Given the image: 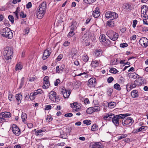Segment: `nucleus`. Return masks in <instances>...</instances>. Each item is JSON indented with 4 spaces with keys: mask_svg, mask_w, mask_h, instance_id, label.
<instances>
[{
    "mask_svg": "<svg viewBox=\"0 0 148 148\" xmlns=\"http://www.w3.org/2000/svg\"><path fill=\"white\" fill-rule=\"evenodd\" d=\"M50 53L49 51L45 50L44 52L42 57V58L43 60H45L48 58L50 56Z\"/></svg>",
    "mask_w": 148,
    "mask_h": 148,
    "instance_id": "obj_20",
    "label": "nucleus"
},
{
    "mask_svg": "<svg viewBox=\"0 0 148 148\" xmlns=\"http://www.w3.org/2000/svg\"><path fill=\"white\" fill-rule=\"evenodd\" d=\"M137 23V21L136 20H134L133 21L132 26L133 27H135Z\"/></svg>",
    "mask_w": 148,
    "mask_h": 148,
    "instance_id": "obj_64",
    "label": "nucleus"
},
{
    "mask_svg": "<svg viewBox=\"0 0 148 148\" xmlns=\"http://www.w3.org/2000/svg\"><path fill=\"white\" fill-rule=\"evenodd\" d=\"M116 105V103L114 102H111L108 103V106L110 108H114Z\"/></svg>",
    "mask_w": 148,
    "mask_h": 148,
    "instance_id": "obj_32",
    "label": "nucleus"
},
{
    "mask_svg": "<svg viewBox=\"0 0 148 148\" xmlns=\"http://www.w3.org/2000/svg\"><path fill=\"white\" fill-rule=\"evenodd\" d=\"M46 3L43 2L40 4L37 8L36 11L37 17L40 19L42 18L46 13Z\"/></svg>",
    "mask_w": 148,
    "mask_h": 148,
    "instance_id": "obj_1",
    "label": "nucleus"
},
{
    "mask_svg": "<svg viewBox=\"0 0 148 148\" xmlns=\"http://www.w3.org/2000/svg\"><path fill=\"white\" fill-rule=\"evenodd\" d=\"M106 35L110 39L114 41L116 40L119 37L118 34L112 30L108 31Z\"/></svg>",
    "mask_w": 148,
    "mask_h": 148,
    "instance_id": "obj_4",
    "label": "nucleus"
},
{
    "mask_svg": "<svg viewBox=\"0 0 148 148\" xmlns=\"http://www.w3.org/2000/svg\"><path fill=\"white\" fill-rule=\"evenodd\" d=\"M45 130H38L36 131L35 133V135L36 136H38V135H42L43 134L42 133V132H45Z\"/></svg>",
    "mask_w": 148,
    "mask_h": 148,
    "instance_id": "obj_25",
    "label": "nucleus"
},
{
    "mask_svg": "<svg viewBox=\"0 0 148 148\" xmlns=\"http://www.w3.org/2000/svg\"><path fill=\"white\" fill-rule=\"evenodd\" d=\"M141 30L143 32H145L148 31V28L147 27H141Z\"/></svg>",
    "mask_w": 148,
    "mask_h": 148,
    "instance_id": "obj_55",
    "label": "nucleus"
},
{
    "mask_svg": "<svg viewBox=\"0 0 148 148\" xmlns=\"http://www.w3.org/2000/svg\"><path fill=\"white\" fill-rule=\"evenodd\" d=\"M12 129L13 133L16 136H18L20 134V130L16 125L13 124Z\"/></svg>",
    "mask_w": 148,
    "mask_h": 148,
    "instance_id": "obj_9",
    "label": "nucleus"
},
{
    "mask_svg": "<svg viewBox=\"0 0 148 148\" xmlns=\"http://www.w3.org/2000/svg\"><path fill=\"white\" fill-rule=\"evenodd\" d=\"M116 116H117V117L119 119H123L125 118L126 116H130V114H121L119 115H116Z\"/></svg>",
    "mask_w": 148,
    "mask_h": 148,
    "instance_id": "obj_22",
    "label": "nucleus"
},
{
    "mask_svg": "<svg viewBox=\"0 0 148 148\" xmlns=\"http://www.w3.org/2000/svg\"><path fill=\"white\" fill-rule=\"evenodd\" d=\"M1 113V114L5 118H10L11 116V114L10 112H3Z\"/></svg>",
    "mask_w": 148,
    "mask_h": 148,
    "instance_id": "obj_21",
    "label": "nucleus"
},
{
    "mask_svg": "<svg viewBox=\"0 0 148 148\" xmlns=\"http://www.w3.org/2000/svg\"><path fill=\"white\" fill-rule=\"evenodd\" d=\"M112 122L116 126H118L119 125V119L117 116H114L112 118Z\"/></svg>",
    "mask_w": 148,
    "mask_h": 148,
    "instance_id": "obj_16",
    "label": "nucleus"
},
{
    "mask_svg": "<svg viewBox=\"0 0 148 148\" xmlns=\"http://www.w3.org/2000/svg\"><path fill=\"white\" fill-rule=\"evenodd\" d=\"M56 72L57 73H61L60 67L59 66H57L56 67Z\"/></svg>",
    "mask_w": 148,
    "mask_h": 148,
    "instance_id": "obj_54",
    "label": "nucleus"
},
{
    "mask_svg": "<svg viewBox=\"0 0 148 148\" xmlns=\"http://www.w3.org/2000/svg\"><path fill=\"white\" fill-rule=\"evenodd\" d=\"M99 39L101 42H105L106 40V36L104 34L101 35L99 37Z\"/></svg>",
    "mask_w": 148,
    "mask_h": 148,
    "instance_id": "obj_27",
    "label": "nucleus"
},
{
    "mask_svg": "<svg viewBox=\"0 0 148 148\" xmlns=\"http://www.w3.org/2000/svg\"><path fill=\"white\" fill-rule=\"evenodd\" d=\"M8 18L9 20L13 24L14 23V18L13 16L9 15L8 16Z\"/></svg>",
    "mask_w": 148,
    "mask_h": 148,
    "instance_id": "obj_44",
    "label": "nucleus"
},
{
    "mask_svg": "<svg viewBox=\"0 0 148 148\" xmlns=\"http://www.w3.org/2000/svg\"><path fill=\"white\" fill-rule=\"evenodd\" d=\"M6 119L5 118L1 113L0 114V123L5 122Z\"/></svg>",
    "mask_w": 148,
    "mask_h": 148,
    "instance_id": "obj_35",
    "label": "nucleus"
},
{
    "mask_svg": "<svg viewBox=\"0 0 148 148\" xmlns=\"http://www.w3.org/2000/svg\"><path fill=\"white\" fill-rule=\"evenodd\" d=\"M107 24L110 27H112L114 24V22L112 21H108L107 22Z\"/></svg>",
    "mask_w": 148,
    "mask_h": 148,
    "instance_id": "obj_49",
    "label": "nucleus"
},
{
    "mask_svg": "<svg viewBox=\"0 0 148 148\" xmlns=\"http://www.w3.org/2000/svg\"><path fill=\"white\" fill-rule=\"evenodd\" d=\"M82 59L84 61L86 62L88 60V58L86 55H84L83 56Z\"/></svg>",
    "mask_w": 148,
    "mask_h": 148,
    "instance_id": "obj_50",
    "label": "nucleus"
},
{
    "mask_svg": "<svg viewBox=\"0 0 148 148\" xmlns=\"http://www.w3.org/2000/svg\"><path fill=\"white\" fill-rule=\"evenodd\" d=\"M139 43L142 46L146 47L148 46V40L145 37L141 38L139 40Z\"/></svg>",
    "mask_w": 148,
    "mask_h": 148,
    "instance_id": "obj_10",
    "label": "nucleus"
},
{
    "mask_svg": "<svg viewBox=\"0 0 148 148\" xmlns=\"http://www.w3.org/2000/svg\"><path fill=\"white\" fill-rule=\"evenodd\" d=\"M20 8L19 7H17L16 10L13 12V13L14 14L17 19H18V14L19 13V12L20 11Z\"/></svg>",
    "mask_w": 148,
    "mask_h": 148,
    "instance_id": "obj_33",
    "label": "nucleus"
},
{
    "mask_svg": "<svg viewBox=\"0 0 148 148\" xmlns=\"http://www.w3.org/2000/svg\"><path fill=\"white\" fill-rule=\"evenodd\" d=\"M51 106L50 105H47L46 106L45 108V110H49L51 109Z\"/></svg>",
    "mask_w": 148,
    "mask_h": 148,
    "instance_id": "obj_63",
    "label": "nucleus"
},
{
    "mask_svg": "<svg viewBox=\"0 0 148 148\" xmlns=\"http://www.w3.org/2000/svg\"><path fill=\"white\" fill-rule=\"evenodd\" d=\"M25 78L23 77H22L21 79V82L19 87V88H21L23 86Z\"/></svg>",
    "mask_w": 148,
    "mask_h": 148,
    "instance_id": "obj_48",
    "label": "nucleus"
},
{
    "mask_svg": "<svg viewBox=\"0 0 148 148\" xmlns=\"http://www.w3.org/2000/svg\"><path fill=\"white\" fill-rule=\"evenodd\" d=\"M0 34L3 37L8 39H11L13 36L12 32L10 29L8 27H6L1 29L0 31Z\"/></svg>",
    "mask_w": 148,
    "mask_h": 148,
    "instance_id": "obj_2",
    "label": "nucleus"
},
{
    "mask_svg": "<svg viewBox=\"0 0 148 148\" xmlns=\"http://www.w3.org/2000/svg\"><path fill=\"white\" fill-rule=\"evenodd\" d=\"M60 82V80L59 79H57L56 81L54 82V85L55 86H57L59 84Z\"/></svg>",
    "mask_w": 148,
    "mask_h": 148,
    "instance_id": "obj_56",
    "label": "nucleus"
},
{
    "mask_svg": "<svg viewBox=\"0 0 148 148\" xmlns=\"http://www.w3.org/2000/svg\"><path fill=\"white\" fill-rule=\"evenodd\" d=\"M141 16L143 18H144L143 19L144 20H146L148 18V16L146 14V13H141Z\"/></svg>",
    "mask_w": 148,
    "mask_h": 148,
    "instance_id": "obj_46",
    "label": "nucleus"
},
{
    "mask_svg": "<svg viewBox=\"0 0 148 148\" xmlns=\"http://www.w3.org/2000/svg\"><path fill=\"white\" fill-rule=\"evenodd\" d=\"M98 7H97L96 8V10L93 11L92 15L94 17L97 18L99 16L100 14V12H99L98 11Z\"/></svg>",
    "mask_w": 148,
    "mask_h": 148,
    "instance_id": "obj_17",
    "label": "nucleus"
},
{
    "mask_svg": "<svg viewBox=\"0 0 148 148\" xmlns=\"http://www.w3.org/2000/svg\"><path fill=\"white\" fill-rule=\"evenodd\" d=\"M91 65V66L94 67L98 66H99L98 61L96 60L92 61V62Z\"/></svg>",
    "mask_w": 148,
    "mask_h": 148,
    "instance_id": "obj_28",
    "label": "nucleus"
},
{
    "mask_svg": "<svg viewBox=\"0 0 148 148\" xmlns=\"http://www.w3.org/2000/svg\"><path fill=\"white\" fill-rule=\"evenodd\" d=\"M70 43V42L67 41H66L64 42L63 45L65 47H67L69 45Z\"/></svg>",
    "mask_w": 148,
    "mask_h": 148,
    "instance_id": "obj_62",
    "label": "nucleus"
},
{
    "mask_svg": "<svg viewBox=\"0 0 148 148\" xmlns=\"http://www.w3.org/2000/svg\"><path fill=\"white\" fill-rule=\"evenodd\" d=\"M125 8L127 10H130L132 9L131 5L130 3H126L125 5Z\"/></svg>",
    "mask_w": 148,
    "mask_h": 148,
    "instance_id": "obj_34",
    "label": "nucleus"
},
{
    "mask_svg": "<svg viewBox=\"0 0 148 148\" xmlns=\"http://www.w3.org/2000/svg\"><path fill=\"white\" fill-rule=\"evenodd\" d=\"M134 123V120L131 117L123 119L122 121V123L125 126H130Z\"/></svg>",
    "mask_w": 148,
    "mask_h": 148,
    "instance_id": "obj_7",
    "label": "nucleus"
},
{
    "mask_svg": "<svg viewBox=\"0 0 148 148\" xmlns=\"http://www.w3.org/2000/svg\"><path fill=\"white\" fill-rule=\"evenodd\" d=\"M20 16L21 17L23 18L25 17L26 16V15L25 14H24L23 12H21Z\"/></svg>",
    "mask_w": 148,
    "mask_h": 148,
    "instance_id": "obj_60",
    "label": "nucleus"
},
{
    "mask_svg": "<svg viewBox=\"0 0 148 148\" xmlns=\"http://www.w3.org/2000/svg\"><path fill=\"white\" fill-rule=\"evenodd\" d=\"M83 123L86 125H88L91 124V121L89 120H85L83 121Z\"/></svg>",
    "mask_w": 148,
    "mask_h": 148,
    "instance_id": "obj_43",
    "label": "nucleus"
},
{
    "mask_svg": "<svg viewBox=\"0 0 148 148\" xmlns=\"http://www.w3.org/2000/svg\"><path fill=\"white\" fill-rule=\"evenodd\" d=\"M105 46H108L110 45V41L108 39H107L106 41Z\"/></svg>",
    "mask_w": 148,
    "mask_h": 148,
    "instance_id": "obj_59",
    "label": "nucleus"
},
{
    "mask_svg": "<svg viewBox=\"0 0 148 148\" xmlns=\"http://www.w3.org/2000/svg\"><path fill=\"white\" fill-rule=\"evenodd\" d=\"M16 100L18 101L17 104L19 105L21 102L22 99V96L21 94H18L15 96Z\"/></svg>",
    "mask_w": 148,
    "mask_h": 148,
    "instance_id": "obj_19",
    "label": "nucleus"
},
{
    "mask_svg": "<svg viewBox=\"0 0 148 148\" xmlns=\"http://www.w3.org/2000/svg\"><path fill=\"white\" fill-rule=\"evenodd\" d=\"M13 54L12 49L10 47H6L3 52L4 58L9 61H11Z\"/></svg>",
    "mask_w": 148,
    "mask_h": 148,
    "instance_id": "obj_3",
    "label": "nucleus"
},
{
    "mask_svg": "<svg viewBox=\"0 0 148 148\" xmlns=\"http://www.w3.org/2000/svg\"><path fill=\"white\" fill-rule=\"evenodd\" d=\"M106 18L110 20L116 18L118 16V14L115 12H112L110 11L107 12L105 14Z\"/></svg>",
    "mask_w": 148,
    "mask_h": 148,
    "instance_id": "obj_6",
    "label": "nucleus"
},
{
    "mask_svg": "<svg viewBox=\"0 0 148 148\" xmlns=\"http://www.w3.org/2000/svg\"><path fill=\"white\" fill-rule=\"evenodd\" d=\"M148 130V127L147 126H143L139 128V130L140 132L146 131Z\"/></svg>",
    "mask_w": 148,
    "mask_h": 148,
    "instance_id": "obj_26",
    "label": "nucleus"
},
{
    "mask_svg": "<svg viewBox=\"0 0 148 148\" xmlns=\"http://www.w3.org/2000/svg\"><path fill=\"white\" fill-rule=\"evenodd\" d=\"M148 10V7L146 5H143L142 6L141 8V13H147Z\"/></svg>",
    "mask_w": 148,
    "mask_h": 148,
    "instance_id": "obj_24",
    "label": "nucleus"
},
{
    "mask_svg": "<svg viewBox=\"0 0 148 148\" xmlns=\"http://www.w3.org/2000/svg\"><path fill=\"white\" fill-rule=\"evenodd\" d=\"M75 34L74 32L70 31L69 32L67 35V37L69 38L70 37H71L73 36Z\"/></svg>",
    "mask_w": 148,
    "mask_h": 148,
    "instance_id": "obj_52",
    "label": "nucleus"
},
{
    "mask_svg": "<svg viewBox=\"0 0 148 148\" xmlns=\"http://www.w3.org/2000/svg\"><path fill=\"white\" fill-rule=\"evenodd\" d=\"M27 118V116L26 114L25 113H23L21 115V118L22 120V121L23 122H24V121L26 120Z\"/></svg>",
    "mask_w": 148,
    "mask_h": 148,
    "instance_id": "obj_45",
    "label": "nucleus"
},
{
    "mask_svg": "<svg viewBox=\"0 0 148 148\" xmlns=\"http://www.w3.org/2000/svg\"><path fill=\"white\" fill-rule=\"evenodd\" d=\"M65 68V65L64 64L62 65L60 67V70L61 71V73L64 70Z\"/></svg>",
    "mask_w": 148,
    "mask_h": 148,
    "instance_id": "obj_58",
    "label": "nucleus"
},
{
    "mask_svg": "<svg viewBox=\"0 0 148 148\" xmlns=\"http://www.w3.org/2000/svg\"><path fill=\"white\" fill-rule=\"evenodd\" d=\"M42 93V91L40 89H39L34 91V92L31 93L29 95V99L31 100H33L36 97V95L41 94Z\"/></svg>",
    "mask_w": 148,
    "mask_h": 148,
    "instance_id": "obj_8",
    "label": "nucleus"
},
{
    "mask_svg": "<svg viewBox=\"0 0 148 148\" xmlns=\"http://www.w3.org/2000/svg\"><path fill=\"white\" fill-rule=\"evenodd\" d=\"M93 112L92 107L88 108L86 110V113L87 114H90Z\"/></svg>",
    "mask_w": 148,
    "mask_h": 148,
    "instance_id": "obj_42",
    "label": "nucleus"
},
{
    "mask_svg": "<svg viewBox=\"0 0 148 148\" xmlns=\"http://www.w3.org/2000/svg\"><path fill=\"white\" fill-rule=\"evenodd\" d=\"M49 97L51 100L55 102H58L60 100V98L54 91H52L49 93Z\"/></svg>",
    "mask_w": 148,
    "mask_h": 148,
    "instance_id": "obj_5",
    "label": "nucleus"
},
{
    "mask_svg": "<svg viewBox=\"0 0 148 148\" xmlns=\"http://www.w3.org/2000/svg\"><path fill=\"white\" fill-rule=\"evenodd\" d=\"M93 112H97L100 111V108L99 106H95L92 107Z\"/></svg>",
    "mask_w": 148,
    "mask_h": 148,
    "instance_id": "obj_37",
    "label": "nucleus"
},
{
    "mask_svg": "<svg viewBox=\"0 0 148 148\" xmlns=\"http://www.w3.org/2000/svg\"><path fill=\"white\" fill-rule=\"evenodd\" d=\"M62 90L61 91V93L63 94L65 98H68L71 92V90H67L64 87L62 88Z\"/></svg>",
    "mask_w": 148,
    "mask_h": 148,
    "instance_id": "obj_11",
    "label": "nucleus"
},
{
    "mask_svg": "<svg viewBox=\"0 0 148 148\" xmlns=\"http://www.w3.org/2000/svg\"><path fill=\"white\" fill-rule=\"evenodd\" d=\"M112 90L111 89H109L107 91V94L108 96H110L112 92Z\"/></svg>",
    "mask_w": 148,
    "mask_h": 148,
    "instance_id": "obj_61",
    "label": "nucleus"
},
{
    "mask_svg": "<svg viewBox=\"0 0 148 148\" xmlns=\"http://www.w3.org/2000/svg\"><path fill=\"white\" fill-rule=\"evenodd\" d=\"M109 72L111 73L116 74L119 71L116 69L113 68H111L109 70Z\"/></svg>",
    "mask_w": 148,
    "mask_h": 148,
    "instance_id": "obj_40",
    "label": "nucleus"
},
{
    "mask_svg": "<svg viewBox=\"0 0 148 148\" xmlns=\"http://www.w3.org/2000/svg\"><path fill=\"white\" fill-rule=\"evenodd\" d=\"M88 37L86 36V35H84L82 36L81 38V40L84 43V42L87 41L88 40Z\"/></svg>",
    "mask_w": 148,
    "mask_h": 148,
    "instance_id": "obj_30",
    "label": "nucleus"
},
{
    "mask_svg": "<svg viewBox=\"0 0 148 148\" xmlns=\"http://www.w3.org/2000/svg\"><path fill=\"white\" fill-rule=\"evenodd\" d=\"M114 88L118 90H120L121 89L120 85L117 83L114 84Z\"/></svg>",
    "mask_w": 148,
    "mask_h": 148,
    "instance_id": "obj_41",
    "label": "nucleus"
},
{
    "mask_svg": "<svg viewBox=\"0 0 148 148\" xmlns=\"http://www.w3.org/2000/svg\"><path fill=\"white\" fill-rule=\"evenodd\" d=\"M88 85L89 87H95L97 84L96 80L94 77L91 78L88 80Z\"/></svg>",
    "mask_w": 148,
    "mask_h": 148,
    "instance_id": "obj_12",
    "label": "nucleus"
},
{
    "mask_svg": "<svg viewBox=\"0 0 148 148\" xmlns=\"http://www.w3.org/2000/svg\"><path fill=\"white\" fill-rule=\"evenodd\" d=\"M102 53V51L101 49L96 50L95 51V56L98 57L100 56L101 55Z\"/></svg>",
    "mask_w": 148,
    "mask_h": 148,
    "instance_id": "obj_29",
    "label": "nucleus"
},
{
    "mask_svg": "<svg viewBox=\"0 0 148 148\" xmlns=\"http://www.w3.org/2000/svg\"><path fill=\"white\" fill-rule=\"evenodd\" d=\"M120 46L121 47L124 48L127 47L128 45L126 43H121L120 44Z\"/></svg>",
    "mask_w": 148,
    "mask_h": 148,
    "instance_id": "obj_57",
    "label": "nucleus"
},
{
    "mask_svg": "<svg viewBox=\"0 0 148 148\" xmlns=\"http://www.w3.org/2000/svg\"><path fill=\"white\" fill-rule=\"evenodd\" d=\"M70 106L72 108H75V110L76 112H78L80 108V106L77 103V102H74L73 103L70 104Z\"/></svg>",
    "mask_w": 148,
    "mask_h": 148,
    "instance_id": "obj_15",
    "label": "nucleus"
},
{
    "mask_svg": "<svg viewBox=\"0 0 148 148\" xmlns=\"http://www.w3.org/2000/svg\"><path fill=\"white\" fill-rule=\"evenodd\" d=\"M77 25V23L76 21L75 20H73L71 23L70 31L74 32L75 28L76 27Z\"/></svg>",
    "mask_w": 148,
    "mask_h": 148,
    "instance_id": "obj_18",
    "label": "nucleus"
},
{
    "mask_svg": "<svg viewBox=\"0 0 148 148\" xmlns=\"http://www.w3.org/2000/svg\"><path fill=\"white\" fill-rule=\"evenodd\" d=\"M114 78L112 77H109L107 79V82L108 83H110L113 81Z\"/></svg>",
    "mask_w": 148,
    "mask_h": 148,
    "instance_id": "obj_51",
    "label": "nucleus"
},
{
    "mask_svg": "<svg viewBox=\"0 0 148 148\" xmlns=\"http://www.w3.org/2000/svg\"><path fill=\"white\" fill-rule=\"evenodd\" d=\"M53 119L52 116L51 115H49L47 116L46 120H47L48 121L50 122Z\"/></svg>",
    "mask_w": 148,
    "mask_h": 148,
    "instance_id": "obj_53",
    "label": "nucleus"
},
{
    "mask_svg": "<svg viewBox=\"0 0 148 148\" xmlns=\"http://www.w3.org/2000/svg\"><path fill=\"white\" fill-rule=\"evenodd\" d=\"M132 84L131 83H128L126 85L127 90V91H130L133 88L132 87Z\"/></svg>",
    "mask_w": 148,
    "mask_h": 148,
    "instance_id": "obj_38",
    "label": "nucleus"
},
{
    "mask_svg": "<svg viewBox=\"0 0 148 148\" xmlns=\"http://www.w3.org/2000/svg\"><path fill=\"white\" fill-rule=\"evenodd\" d=\"M23 68L22 65L19 63L16 64V70H19Z\"/></svg>",
    "mask_w": 148,
    "mask_h": 148,
    "instance_id": "obj_36",
    "label": "nucleus"
},
{
    "mask_svg": "<svg viewBox=\"0 0 148 148\" xmlns=\"http://www.w3.org/2000/svg\"><path fill=\"white\" fill-rule=\"evenodd\" d=\"M127 135L126 134H122L121 135V136H119L117 137V140H119L124 138L127 137Z\"/></svg>",
    "mask_w": 148,
    "mask_h": 148,
    "instance_id": "obj_39",
    "label": "nucleus"
},
{
    "mask_svg": "<svg viewBox=\"0 0 148 148\" xmlns=\"http://www.w3.org/2000/svg\"><path fill=\"white\" fill-rule=\"evenodd\" d=\"M90 148H103L101 143L99 142H92L90 145Z\"/></svg>",
    "mask_w": 148,
    "mask_h": 148,
    "instance_id": "obj_14",
    "label": "nucleus"
},
{
    "mask_svg": "<svg viewBox=\"0 0 148 148\" xmlns=\"http://www.w3.org/2000/svg\"><path fill=\"white\" fill-rule=\"evenodd\" d=\"M44 85L42 86L43 88H48L50 85L49 77L48 76H46L43 78Z\"/></svg>",
    "mask_w": 148,
    "mask_h": 148,
    "instance_id": "obj_13",
    "label": "nucleus"
},
{
    "mask_svg": "<svg viewBox=\"0 0 148 148\" xmlns=\"http://www.w3.org/2000/svg\"><path fill=\"white\" fill-rule=\"evenodd\" d=\"M114 114L111 113H109L106 114L103 116V119L105 120H107L109 117L112 115H113Z\"/></svg>",
    "mask_w": 148,
    "mask_h": 148,
    "instance_id": "obj_31",
    "label": "nucleus"
},
{
    "mask_svg": "<svg viewBox=\"0 0 148 148\" xmlns=\"http://www.w3.org/2000/svg\"><path fill=\"white\" fill-rule=\"evenodd\" d=\"M98 126L95 124H94L92 126L91 130L93 131H95L98 129Z\"/></svg>",
    "mask_w": 148,
    "mask_h": 148,
    "instance_id": "obj_47",
    "label": "nucleus"
},
{
    "mask_svg": "<svg viewBox=\"0 0 148 148\" xmlns=\"http://www.w3.org/2000/svg\"><path fill=\"white\" fill-rule=\"evenodd\" d=\"M131 95L133 98L138 97V92L136 90H134L131 92Z\"/></svg>",
    "mask_w": 148,
    "mask_h": 148,
    "instance_id": "obj_23",
    "label": "nucleus"
}]
</instances>
